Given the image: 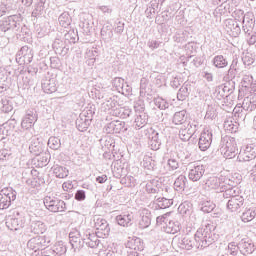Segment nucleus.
<instances>
[{"instance_id": "7ed1b4c3", "label": "nucleus", "mask_w": 256, "mask_h": 256, "mask_svg": "<svg viewBox=\"0 0 256 256\" xmlns=\"http://www.w3.org/2000/svg\"><path fill=\"white\" fill-rule=\"evenodd\" d=\"M237 183V181H233L232 179L223 176H212L206 180L205 189H214L217 193H223V191H225V185L233 186L237 185Z\"/></svg>"}, {"instance_id": "a211bd4d", "label": "nucleus", "mask_w": 256, "mask_h": 256, "mask_svg": "<svg viewBox=\"0 0 256 256\" xmlns=\"http://www.w3.org/2000/svg\"><path fill=\"white\" fill-rule=\"evenodd\" d=\"M243 203H245V199L242 196H234L228 200L227 209L231 213H235V211H239L243 207Z\"/></svg>"}, {"instance_id": "bf43d9fd", "label": "nucleus", "mask_w": 256, "mask_h": 256, "mask_svg": "<svg viewBox=\"0 0 256 256\" xmlns=\"http://www.w3.org/2000/svg\"><path fill=\"white\" fill-rule=\"evenodd\" d=\"M237 249H239V244H235V242H231L228 244V253H230V255H237Z\"/></svg>"}, {"instance_id": "a18cd8bd", "label": "nucleus", "mask_w": 256, "mask_h": 256, "mask_svg": "<svg viewBox=\"0 0 256 256\" xmlns=\"http://www.w3.org/2000/svg\"><path fill=\"white\" fill-rule=\"evenodd\" d=\"M48 146L54 151H57V149H61V139L55 136L50 137L48 140Z\"/></svg>"}, {"instance_id": "79ce46f5", "label": "nucleus", "mask_w": 256, "mask_h": 256, "mask_svg": "<svg viewBox=\"0 0 256 256\" xmlns=\"http://www.w3.org/2000/svg\"><path fill=\"white\" fill-rule=\"evenodd\" d=\"M224 129L229 133H237V129H239V125L237 122H233V119L229 118L224 122Z\"/></svg>"}, {"instance_id": "69168bd1", "label": "nucleus", "mask_w": 256, "mask_h": 256, "mask_svg": "<svg viewBox=\"0 0 256 256\" xmlns=\"http://www.w3.org/2000/svg\"><path fill=\"white\" fill-rule=\"evenodd\" d=\"M7 137H9V129L5 126H0V141L7 139Z\"/></svg>"}, {"instance_id": "423d86ee", "label": "nucleus", "mask_w": 256, "mask_h": 256, "mask_svg": "<svg viewBox=\"0 0 256 256\" xmlns=\"http://www.w3.org/2000/svg\"><path fill=\"white\" fill-rule=\"evenodd\" d=\"M17 199V192L11 187L0 190V210L9 209L11 203Z\"/></svg>"}, {"instance_id": "3c124183", "label": "nucleus", "mask_w": 256, "mask_h": 256, "mask_svg": "<svg viewBox=\"0 0 256 256\" xmlns=\"http://www.w3.org/2000/svg\"><path fill=\"white\" fill-rule=\"evenodd\" d=\"M122 185H125L126 187H134L135 185V177L133 176H125L121 179Z\"/></svg>"}, {"instance_id": "e433bc0d", "label": "nucleus", "mask_w": 256, "mask_h": 256, "mask_svg": "<svg viewBox=\"0 0 256 256\" xmlns=\"http://www.w3.org/2000/svg\"><path fill=\"white\" fill-rule=\"evenodd\" d=\"M149 145L152 151H159L161 148V139H159V134L157 132L152 133Z\"/></svg>"}, {"instance_id": "c756f323", "label": "nucleus", "mask_w": 256, "mask_h": 256, "mask_svg": "<svg viewBox=\"0 0 256 256\" xmlns=\"http://www.w3.org/2000/svg\"><path fill=\"white\" fill-rule=\"evenodd\" d=\"M154 202L158 209H168V207L173 205V198L155 197Z\"/></svg>"}, {"instance_id": "72a5a7b5", "label": "nucleus", "mask_w": 256, "mask_h": 256, "mask_svg": "<svg viewBox=\"0 0 256 256\" xmlns=\"http://www.w3.org/2000/svg\"><path fill=\"white\" fill-rule=\"evenodd\" d=\"M185 121H187V112L185 110L176 112L172 119L174 125H185Z\"/></svg>"}, {"instance_id": "09e8293b", "label": "nucleus", "mask_w": 256, "mask_h": 256, "mask_svg": "<svg viewBox=\"0 0 256 256\" xmlns=\"http://www.w3.org/2000/svg\"><path fill=\"white\" fill-rule=\"evenodd\" d=\"M187 97H189V88L182 86L177 93V99L178 101H185Z\"/></svg>"}, {"instance_id": "f3484780", "label": "nucleus", "mask_w": 256, "mask_h": 256, "mask_svg": "<svg viewBox=\"0 0 256 256\" xmlns=\"http://www.w3.org/2000/svg\"><path fill=\"white\" fill-rule=\"evenodd\" d=\"M253 27H255V16L253 13L248 12L245 14L244 20H242V29L244 33L251 35L250 31L253 30Z\"/></svg>"}, {"instance_id": "f704fd0d", "label": "nucleus", "mask_w": 256, "mask_h": 256, "mask_svg": "<svg viewBox=\"0 0 256 256\" xmlns=\"http://www.w3.org/2000/svg\"><path fill=\"white\" fill-rule=\"evenodd\" d=\"M255 217H256V208H246V210L241 215V219L243 223H249L253 221Z\"/></svg>"}, {"instance_id": "b1692460", "label": "nucleus", "mask_w": 256, "mask_h": 256, "mask_svg": "<svg viewBox=\"0 0 256 256\" xmlns=\"http://www.w3.org/2000/svg\"><path fill=\"white\" fill-rule=\"evenodd\" d=\"M139 227L140 229H147L151 225V212L148 209H143L140 213Z\"/></svg>"}, {"instance_id": "680f3d73", "label": "nucleus", "mask_w": 256, "mask_h": 256, "mask_svg": "<svg viewBox=\"0 0 256 256\" xmlns=\"http://www.w3.org/2000/svg\"><path fill=\"white\" fill-rule=\"evenodd\" d=\"M169 221V214H164L162 216H158L156 218V223L157 225H165V223H167Z\"/></svg>"}, {"instance_id": "f03ea898", "label": "nucleus", "mask_w": 256, "mask_h": 256, "mask_svg": "<svg viewBox=\"0 0 256 256\" xmlns=\"http://www.w3.org/2000/svg\"><path fill=\"white\" fill-rule=\"evenodd\" d=\"M21 29V18L17 15L8 16L0 20V35H15Z\"/></svg>"}, {"instance_id": "0e129e2a", "label": "nucleus", "mask_w": 256, "mask_h": 256, "mask_svg": "<svg viewBox=\"0 0 256 256\" xmlns=\"http://www.w3.org/2000/svg\"><path fill=\"white\" fill-rule=\"evenodd\" d=\"M98 9H99L104 15H111V13H113V8H111V6L102 5V6H98Z\"/></svg>"}, {"instance_id": "5701e85b", "label": "nucleus", "mask_w": 256, "mask_h": 256, "mask_svg": "<svg viewBox=\"0 0 256 256\" xmlns=\"http://www.w3.org/2000/svg\"><path fill=\"white\" fill-rule=\"evenodd\" d=\"M17 57L22 59L24 63L29 64L31 61H33V52L29 46H23L18 52Z\"/></svg>"}, {"instance_id": "6e6552de", "label": "nucleus", "mask_w": 256, "mask_h": 256, "mask_svg": "<svg viewBox=\"0 0 256 256\" xmlns=\"http://www.w3.org/2000/svg\"><path fill=\"white\" fill-rule=\"evenodd\" d=\"M190 181H199L205 175V167L197 162L189 163L187 166Z\"/></svg>"}, {"instance_id": "bb28decb", "label": "nucleus", "mask_w": 256, "mask_h": 256, "mask_svg": "<svg viewBox=\"0 0 256 256\" xmlns=\"http://www.w3.org/2000/svg\"><path fill=\"white\" fill-rule=\"evenodd\" d=\"M131 221H133V213L121 214L116 216V222L121 227H130Z\"/></svg>"}, {"instance_id": "774afa93", "label": "nucleus", "mask_w": 256, "mask_h": 256, "mask_svg": "<svg viewBox=\"0 0 256 256\" xmlns=\"http://www.w3.org/2000/svg\"><path fill=\"white\" fill-rule=\"evenodd\" d=\"M85 190H78L75 194L76 201H85Z\"/></svg>"}, {"instance_id": "6e6d98bb", "label": "nucleus", "mask_w": 256, "mask_h": 256, "mask_svg": "<svg viewBox=\"0 0 256 256\" xmlns=\"http://www.w3.org/2000/svg\"><path fill=\"white\" fill-rule=\"evenodd\" d=\"M213 209H215V203L207 201L203 204L202 206V211L204 213H211V211H213Z\"/></svg>"}, {"instance_id": "052dcab7", "label": "nucleus", "mask_w": 256, "mask_h": 256, "mask_svg": "<svg viewBox=\"0 0 256 256\" xmlns=\"http://www.w3.org/2000/svg\"><path fill=\"white\" fill-rule=\"evenodd\" d=\"M142 167H144V169H148V171L153 170V163L151 162V158H144L142 161Z\"/></svg>"}, {"instance_id": "aec40b11", "label": "nucleus", "mask_w": 256, "mask_h": 256, "mask_svg": "<svg viewBox=\"0 0 256 256\" xmlns=\"http://www.w3.org/2000/svg\"><path fill=\"white\" fill-rule=\"evenodd\" d=\"M163 230L165 233L175 235V233H179V231H181V223H179L177 220L168 219L163 226Z\"/></svg>"}, {"instance_id": "f8f14e48", "label": "nucleus", "mask_w": 256, "mask_h": 256, "mask_svg": "<svg viewBox=\"0 0 256 256\" xmlns=\"http://www.w3.org/2000/svg\"><path fill=\"white\" fill-rule=\"evenodd\" d=\"M47 243L49 242H47L45 236H36L28 241L27 247L28 249L42 251L47 247Z\"/></svg>"}, {"instance_id": "9b49d317", "label": "nucleus", "mask_w": 256, "mask_h": 256, "mask_svg": "<svg viewBox=\"0 0 256 256\" xmlns=\"http://www.w3.org/2000/svg\"><path fill=\"white\" fill-rule=\"evenodd\" d=\"M256 157V149L253 147V144L245 146V148L241 149L237 161L239 163H245L247 161H253Z\"/></svg>"}, {"instance_id": "0eeeda50", "label": "nucleus", "mask_w": 256, "mask_h": 256, "mask_svg": "<svg viewBox=\"0 0 256 256\" xmlns=\"http://www.w3.org/2000/svg\"><path fill=\"white\" fill-rule=\"evenodd\" d=\"M44 205L52 213H61L66 209L65 201L51 196L44 198Z\"/></svg>"}, {"instance_id": "13d9d810", "label": "nucleus", "mask_w": 256, "mask_h": 256, "mask_svg": "<svg viewBox=\"0 0 256 256\" xmlns=\"http://www.w3.org/2000/svg\"><path fill=\"white\" fill-rule=\"evenodd\" d=\"M125 129V122L122 121H114V134L121 133V131Z\"/></svg>"}, {"instance_id": "49530a36", "label": "nucleus", "mask_w": 256, "mask_h": 256, "mask_svg": "<svg viewBox=\"0 0 256 256\" xmlns=\"http://www.w3.org/2000/svg\"><path fill=\"white\" fill-rule=\"evenodd\" d=\"M154 105L161 111H164V109H169V102L161 97L154 99Z\"/></svg>"}, {"instance_id": "de8ad7c7", "label": "nucleus", "mask_w": 256, "mask_h": 256, "mask_svg": "<svg viewBox=\"0 0 256 256\" xmlns=\"http://www.w3.org/2000/svg\"><path fill=\"white\" fill-rule=\"evenodd\" d=\"M251 168H248V179L251 183H256V163L251 161Z\"/></svg>"}, {"instance_id": "e2e57ef3", "label": "nucleus", "mask_w": 256, "mask_h": 256, "mask_svg": "<svg viewBox=\"0 0 256 256\" xmlns=\"http://www.w3.org/2000/svg\"><path fill=\"white\" fill-rule=\"evenodd\" d=\"M123 31H125V23L119 21L114 28V33H116L117 35H121Z\"/></svg>"}, {"instance_id": "37998d69", "label": "nucleus", "mask_w": 256, "mask_h": 256, "mask_svg": "<svg viewBox=\"0 0 256 256\" xmlns=\"http://www.w3.org/2000/svg\"><path fill=\"white\" fill-rule=\"evenodd\" d=\"M59 24L61 27H69L71 25V16L69 12H63L58 18Z\"/></svg>"}, {"instance_id": "9d476101", "label": "nucleus", "mask_w": 256, "mask_h": 256, "mask_svg": "<svg viewBox=\"0 0 256 256\" xmlns=\"http://www.w3.org/2000/svg\"><path fill=\"white\" fill-rule=\"evenodd\" d=\"M211 143H213V132L209 130V128H204V130L200 134L199 138V149L201 151H207L209 147H211Z\"/></svg>"}, {"instance_id": "473e14b6", "label": "nucleus", "mask_w": 256, "mask_h": 256, "mask_svg": "<svg viewBox=\"0 0 256 256\" xmlns=\"http://www.w3.org/2000/svg\"><path fill=\"white\" fill-rule=\"evenodd\" d=\"M147 193H159L161 191V182L159 180H150L146 184Z\"/></svg>"}, {"instance_id": "6ab92c4d", "label": "nucleus", "mask_w": 256, "mask_h": 256, "mask_svg": "<svg viewBox=\"0 0 256 256\" xmlns=\"http://www.w3.org/2000/svg\"><path fill=\"white\" fill-rule=\"evenodd\" d=\"M225 27L227 33H230L232 37H238V35L241 33V26H239V23L233 19L226 20Z\"/></svg>"}, {"instance_id": "864d4df0", "label": "nucleus", "mask_w": 256, "mask_h": 256, "mask_svg": "<svg viewBox=\"0 0 256 256\" xmlns=\"http://www.w3.org/2000/svg\"><path fill=\"white\" fill-rule=\"evenodd\" d=\"M234 21L238 23H243V20L245 18V12L243 10H234L233 12Z\"/></svg>"}, {"instance_id": "4be33fe9", "label": "nucleus", "mask_w": 256, "mask_h": 256, "mask_svg": "<svg viewBox=\"0 0 256 256\" xmlns=\"http://www.w3.org/2000/svg\"><path fill=\"white\" fill-rule=\"evenodd\" d=\"M235 7H237V1L226 0L218 7V11H219L220 15H227V13L233 12Z\"/></svg>"}, {"instance_id": "ddd939ff", "label": "nucleus", "mask_w": 256, "mask_h": 256, "mask_svg": "<svg viewBox=\"0 0 256 256\" xmlns=\"http://www.w3.org/2000/svg\"><path fill=\"white\" fill-rule=\"evenodd\" d=\"M35 121H37V112L27 110L21 122L22 129H32L33 125H35Z\"/></svg>"}, {"instance_id": "5fc2aeb1", "label": "nucleus", "mask_w": 256, "mask_h": 256, "mask_svg": "<svg viewBox=\"0 0 256 256\" xmlns=\"http://www.w3.org/2000/svg\"><path fill=\"white\" fill-rule=\"evenodd\" d=\"M242 61L244 63V65H253V63H255V59L253 58V54L251 53H246L243 57H242Z\"/></svg>"}, {"instance_id": "58836bf2", "label": "nucleus", "mask_w": 256, "mask_h": 256, "mask_svg": "<svg viewBox=\"0 0 256 256\" xmlns=\"http://www.w3.org/2000/svg\"><path fill=\"white\" fill-rule=\"evenodd\" d=\"M89 125H91V120L87 119L86 117L85 119L80 118L76 120V127L78 131H81V133L87 131V129H89Z\"/></svg>"}, {"instance_id": "603ef678", "label": "nucleus", "mask_w": 256, "mask_h": 256, "mask_svg": "<svg viewBox=\"0 0 256 256\" xmlns=\"http://www.w3.org/2000/svg\"><path fill=\"white\" fill-rule=\"evenodd\" d=\"M243 108L247 111H255L256 110V101L255 100H244Z\"/></svg>"}, {"instance_id": "c85d7f7f", "label": "nucleus", "mask_w": 256, "mask_h": 256, "mask_svg": "<svg viewBox=\"0 0 256 256\" xmlns=\"http://www.w3.org/2000/svg\"><path fill=\"white\" fill-rule=\"evenodd\" d=\"M42 89L44 93H55L57 91V84H55V79H46L42 82Z\"/></svg>"}, {"instance_id": "7c9ffc66", "label": "nucleus", "mask_w": 256, "mask_h": 256, "mask_svg": "<svg viewBox=\"0 0 256 256\" xmlns=\"http://www.w3.org/2000/svg\"><path fill=\"white\" fill-rule=\"evenodd\" d=\"M15 139H18V143H26L27 141H31V139H33V132L31 129H24V131L18 132V135L15 136Z\"/></svg>"}, {"instance_id": "4468645a", "label": "nucleus", "mask_w": 256, "mask_h": 256, "mask_svg": "<svg viewBox=\"0 0 256 256\" xmlns=\"http://www.w3.org/2000/svg\"><path fill=\"white\" fill-rule=\"evenodd\" d=\"M94 227L98 231V233H102L105 237L109 235L111 228L109 227V222L104 218L97 217L94 219Z\"/></svg>"}, {"instance_id": "2eb2a0df", "label": "nucleus", "mask_w": 256, "mask_h": 256, "mask_svg": "<svg viewBox=\"0 0 256 256\" xmlns=\"http://www.w3.org/2000/svg\"><path fill=\"white\" fill-rule=\"evenodd\" d=\"M238 249L242 255H251L255 251V244L249 238H244L238 243Z\"/></svg>"}, {"instance_id": "f257e3e1", "label": "nucleus", "mask_w": 256, "mask_h": 256, "mask_svg": "<svg viewBox=\"0 0 256 256\" xmlns=\"http://www.w3.org/2000/svg\"><path fill=\"white\" fill-rule=\"evenodd\" d=\"M213 243L211 239V227L205 226L198 229L193 236L186 235L179 241V247L191 251V249H205Z\"/></svg>"}, {"instance_id": "2f4dec72", "label": "nucleus", "mask_w": 256, "mask_h": 256, "mask_svg": "<svg viewBox=\"0 0 256 256\" xmlns=\"http://www.w3.org/2000/svg\"><path fill=\"white\" fill-rule=\"evenodd\" d=\"M82 241L87 247H90L91 249L99 247V239H97V236H95V234L86 235L85 238H82Z\"/></svg>"}, {"instance_id": "cd10ccee", "label": "nucleus", "mask_w": 256, "mask_h": 256, "mask_svg": "<svg viewBox=\"0 0 256 256\" xmlns=\"http://www.w3.org/2000/svg\"><path fill=\"white\" fill-rule=\"evenodd\" d=\"M236 185L225 184V189L222 192L225 199H233V197H240L239 190L235 187Z\"/></svg>"}, {"instance_id": "dca6fc26", "label": "nucleus", "mask_w": 256, "mask_h": 256, "mask_svg": "<svg viewBox=\"0 0 256 256\" xmlns=\"http://www.w3.org/2000/svg\"><path fill=\"white\" fill-rule=\"evenodd\" d=\"M135 111H139L140 114L136 116L135 118V127L136 129H143L147 125V119H149V116L145 114L144 107L143 106H134Z\"/></svg>"}, {"instance_id": "8fccbe9b", "label": "nucleus", "mask_w": 256, "mask_h": 256, "mask_svg": "<svg viewBox=\"0 0 256 256\" xmlns=\"http://www.w3.org/2000/svg\"><path fill=\"white\" fill-rule=\"evenodd\" d=\"M113 87H115L116 91H118V93L120 91H123V85L125 83V79L121 78V77H116L113 80Z\"/></svg>"}, {"instance_id": "338daca9", "label": "nucleus", "mask_w": 256, "mask_h": 256, "mask_svg": "<svg viewBox=\"0 0 256 256\" xmlns=\"http://www.w3.org/2000/svg\"><path fill=\"white\" fill-rule=\"evenodd\" d=\"M168 166L172 171H175L176 169H179V162L175 158H171L168 160Z\"/></svg>"}, {"instance_id": "39448f33", "label": "nucleus", "mask_w": 256, "mask_h": 256, "mask_svg": "<svg viewBox=\"0 0 256 256\" xmlns=\"http://www.w3.org/2000/svg\"><path fill=\"white\" fill-rule=\"evenodd\" d=\"M25 223V216L21 215L19 211H13L12 214L6 217V227H8L10 231H19V229H23Z\"/></svg>"}, {"instance_id": "c03bdc74", "label": "nucleus", "mask_w": 256, "mask_h": 256, "mask_svg": "<svg viewBox=\"0 0 256 256\" xmlns=\"http://www.w3.org/2000/svg\"><path fill=\"white\" fill-rule=\"evenodd\" d=\"M2 106L0 107L2 113H11L13 111V102L8 98H2Z\"/></svg>"}, {"instance_id": "1a4fd4ad", "label": "nucleus", "mask_w": 256, "mask_h": 256, "mask_svg": "<svg viewBox=\"0 0 256 256\" xmlns=\"http://www.w3.org/2000/svg\"><path fill=\"white\" fill-rule=\"evenodd\" d=\"M197 131V124L195 122H190L187 124H183L179 131V138L181 141H189L195 135Z\"/></svg>"}, {"instance_id": "4c0bfd02", "label": "nucleus", "mask_w": 256, "mask_h": 256, "mask_svg": "<svg viewBox=\"0 0 256 256\" xmlns=\"http://www.w3.org/2000/svg\"><path fill=\"white\" fill-rule=\"evenodd\" d=\"M191 211H193V204L189 201L181 203L178 207L180 215H191Z\"/></svg>"}, {"instance_id": "c9c22d12", "label": "nucleus", "mask_w": 256, "mask_h": 256, "mask_svg": "<svg viewBox=\"0 0 256 256\" xmlns=\"http://www.w3.org/2000/svg\"><path fill=\"white\" fill-rule=\"evenodd\" d=\"M52 170L58 179H65V177H69V170L63 166L55 165Z\"/></svg>"}, {"instance_id": "20e7f679", "label": "nucleus", "mask_w": 256, "mask_h": 256, "mask_svg": "<svg viewBox=\"0 0 256 256\" xmlns=\"http://www.w3.org/2000/svg\"><path fill=\"white\" fill-rule=\"evenodd\" d=\"M220 153L225 159H233L237 155V141L234 137L226 136L220 143Z\"/></svg>"}, {"instance_id": "412c9836", "label": "nucleus", "mask_w": 256, "mask_h": 256, "mask_svg": "<svg viewBox=\"0 0 256 256\" xmlns=\"http://www.w3.org/2000/svg\"><path fill=\"white\" fill-rule=\"evenodd\" d=\"M30 231L34 235H42L47 231V226L41 220H32L30 223Z\"/></svg>"}, {"instance_id": "a19ab883", "label": "nucleus", "mask_w": 256, "mask_h": 256, "mask_svg": "<svg viewBox=\"0 0 256 256\" xmlns=\"http://www.w3.org/2000/svg\"><path fill=\"white\" fill-rule=\"evenodd\" d=\"M213 65L217 67V69H223L229 65V62H227V59H225L223 55H218L214 57Z\"/></svg>"}, {"instance_id": "a878e982", "label": "nucleus", "mask_w": 256, "mask_h": 256, "mask_svg": "<svg viewBox=\"0 0 256 256\" xmlns=\"http://www.w3.org/2000/svg\"><path fill=\"white\" fill-rule=\"evenodd\" d=\"M126 247L128 249H132L133 251H143L145 246L143 244V240L141 238H132L127 241Z\"/></svg>"}, {"instance_id": "ea45409f", "label": "nucleus", "mask_w": 256, "mask_h": 256, "mask_svg": "<svg viewBox=\"0 0 256 256\" xmlns=\"http://www.w3.org/2000/svg\"><path fill=\"white\" fill-rule=\"evenodd\" d=\"M185 185H187V178L184 175H180L174 182V189L176 191H185Z\"/></svg>"}, {"instance_id": "4d7b16f0", "label": "nucleus", "mask_w": 256, "mask_h": 256, "mask_svg": "<svg viewBox=\"0 0 256 256\" xmlns=\"http://www.w3.org/2000/svg\"><path fill=\"white\" fill-rule=\"evenodd\" d=\"M252 84H253V76L249 74L244 75L242 79V86L251 87Z\"/></svg>"}, {"instance_id": "393cba45", "label": "nucleus", "mask_w": 256, "mask_h": 256, "mask_svg": "<svg viewBox=\"0 0 256 256\" xmlns=\"http://www.w3.org/2000/svg\"><path fill=\"white\" fill-rule=\"evenodd\" d=\"M98 99H102L101 109H103V111H111L117 107V101L113 100L111 97L105 98V96L99 95Z\"/></svg>"}]
</instances>
